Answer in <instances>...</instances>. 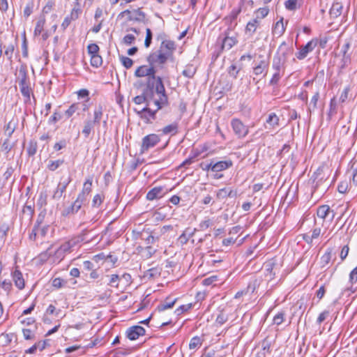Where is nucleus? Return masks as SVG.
I'll return each mask as SVG.
<instances>
[{
	"label": "nucleus",
	"instance_id": "nucleus-1",
	"mask_svg": "<svg viewBox=\"0 0 357 357\" xmlns=\"http://www.w3.org/2000/svg\"><path fill=\"white\" fill-rule=\"evenodd\" d=\"M157 84L153 86L152 81L146 84L141 95L133 98V102L137 105L146 103V106H157V109H161L169 104L168 97L162 77L158 76Z\"/></svg>",
	"mask_w": 357,
	"mask_h": 357
},
{
	"label": "nucleus",
	"instance_id": "nucleus-2",
	"mask_svg": "<svg viewBox=\"0 0 357 357\" xmlns=\"http://www.w3.org/2000/svg\"><path fill=\"white\" fill-rule=\"evenodd\" d=\"M293 53V49L289 47L285 42L279 46L276 54L273 56L272 68L275 71L284 69L288 57Z\"/></svg>",
	"mask_w": 357,
	"mask_h": 357
},
{
	"label": "nucleus",
	"instance_id": "nucleus-3",
	"mask_svg": "<svg viewBox=\"0 0 357 357\" xmlns=\"http://www.w3.org/2000/svg\"><path fill=\"white\" fill-rule=\"evenodd\" d=\"M103 115V107L102 105L99 104L96 106L93 111V119L86 120L84 121V128L82 129V134L85 137H88L91 132V130L96 125H99Z\"/></svg>",
	"mask_w": 357,
	"mask_h": 357
},
{
	"label": "nucleus",
	"instance_id": "nucleus-4",
	"mask_svg": "<svg viewBox=\"0 0 357 357\" xmlns=\"http://www.w3.org/2000/svg\"><path fill=\"white\" fill-rule=\"evenodd\" d=\"M155 73L156 71L155 67L150 65H143L138 67L136 69L135 72V76L137 77H147V81L146 84H148L149 81H152L153 85L155 86L157 84L158 81V77L155 76Z\"/></svg>",
	"mask_w": 357,
	"mask_h": 357
},
{
	"label": "nucleus",
	"instance_id": "nucleus-5",
	"mask_svg": "<svg viewBox=\"0 0 357 357\" xmlns=\"http://www.w3.org/2000/svg\"><path fill=\"white\" fill-rule=\"evenodd\" d=\"M127 17V21H133L139 23L146 22V14L142 11L141 8L134 9L132 10H125L120 13L118 18Z\"/></svg>",
	"mask_w": 357,
	"mask_h": 357
},
{
	"label": "nucleus",
	"instance_id": "nucleus-6",
	"mask_svg": "<svg viewBox=\"0 0 357 357\" xmlns=\"http://www.w3.org/2000/svg\"><path fill=\"white\" fill-rule=\"evenodd\" d=\"M169 59L168 54L164 53L162 50H158L151 52L147 56L146 61L150 66L155 67L156 64L162 65L166 63Z\"/></svg>",
	"mask_w": 357,
	"mask_h": 357
},
{
	"label": "nucleus",
	"instance_id": "nucleus-7",
	"mask_svg": "<svg viewBox=\"0 0 357 357\" xmlns=\"http://www.w3.org/2000/svg\"><path fill=\"white\" fill-rule=\"evenodd\" d=\"M160 141V137L156 134H150L142 139L140 151L142 153L154 147Z\"/></svg>",
	"mask_w": 357,
	"mask_h": 357
},
{
	"label": "nucleus",
	"instance_id": "nucleus-8",
	"mask_svg": "<svg viewBox=\"0 0 357 357\" xmlns=\"http://www.w3.org/2000/svg\"><path fill=\"white\" fill-rule=\"evenodd\" d=\"M318 43L317 39H312L305 45L302 46L300 50L296 53V58L299 60L304 59L310 52L314 50Z\"/></svg>",
	"mask_w": 357,
	"mask_h": 357
},
{
	"label": "nucleus",
	"instance_id": "nucleus-9",
	"mask_svg": "<svg viewBox=\"0 0 357 357\" xmlns=\"http://www.w3.org/2000/svg\"><path fill=\"white\" fill-rule=\"evenodd\" d=\"M231 124L234 133L239 138L244 137L248 135L249 131L248 128L246 126H245L239 119H232Z\"/></svg>",
	"mask_w": 357,
	"mask_h": 357
},
{
	"label": "nucleus",
	"instance_id": "nucleus-10",
	"mask_svg": "<svg viewBox=\"0 0 357 357\" xmlns=\"http://www.w3.org/2000/svg\"><path fill=\"white\" fill-rule=\"evenodd\" d=\"M89 109V105L85 102H77L72 104L69 108L65 112V115L70 118L74 114H79V112H86Z\"/></svg>",
	"mask_w": 357,
	"mask_h": 357
},
{
	"label": "nucleus",
	"instance_id": "nucleus-11",
	"mask_svg": "<svg viewBox=\"0 0 357 357\" xmlns=\"http://www.w3.org/2000/svg\"><path fill=\"white\" fill-rule=\"evenodd\" d=\"M232 27L230 26L228 29L224 32V38L222 43V49H226L227 50H230L235 45L237 44L238 40L236 36H230V31H231Z\"/></svg>",
	"mask_w": 357,
	"mask_h": 357
},
{
	"label": "nucleus",
	"instance_id": "nucleus-12",
	"mask_svg": "<svg viewBox=\"0 0 357 357\" xmlns=\"http://www.w3.org/2000/svg\"><path fill=\"white\" fill-rule=\"evenodd\" d=\"M75 246V241H73L72 238L70 241H66L61 244L59 248L54 252V255L57 258L62 259L64 255L67 252H70L71 248Z\"/></svg>",
	"mask_w": 357,
	"mask_h": 357
},
{
	"label": "nucleus",
	"instance_id": "nucleus-13",
	"mask_svg": "<svg viewBox=\"0 0 357 357\" xmlns=\"http://www.w3.org/2000/svg\"><path fill=\"white\" fill-rule=\"evenodd\" d=\"M145 334V329L140 326H131L126 331V336L130 340H135Z\"/></svg>",
	"mask_w": 357,
	"mask_h": 357
},
{
	"label": "nucleus",
	"instance_id": "nucleus-14",
	"mask_svg": "<svg viewBox=\"0 0 357 357\" xmlns=\"http://www.w3.org/2000/svg\"><path fill=\"white\" fill-rule=\"evenodd\" d=\"M151 106H146L141 111L137 112L138 114L140 115L142 119H144L146 123L150 122V119H155L156 112L159 110L157 109V106L155 109L151 108Z\"/></svg>",
	"mask_w": 357,
	"mask_h": 357
},
{
	"label": "nucleus",
	"instance_id": "nucleus-15",
	"mask_svg": "<svg viewBox=\"0 0 357 357\" xmlns=\"http://www.w3.org/2000/svg\"><path fill=\"white\" fill-rule=\"evenodd\" d=\"M265 275L268 280H271L275 278L277 271V264L273 259H271L264 264Z\"/></svg>",
	"mask_w": 357,
	"mask_h": 357
},
{
	"label": "nucleus",
	"instance_id": "nucleus-16",
	"mask_svg": "<svg viewBox=\"0 0 357 357\" xmlns=\"http://www.w3.org/2000/svg\"><path fill=\"white\" fill-rule=\"evenodd\" d=\"M349 286L344 291L354 293L357 291V266L355 267L349 273Z\"/></svg>",
	"mask_w": 357,
	"mask_h": 357
},
{
	"label": "nucleus",
	"instance_id": "nucleus-17",
	"mask_svg": "<svg viewBox=\"0 0 357 357\" xmlns=\"http://www.w3.org/2000/svg\"><path fill=\"white\" fill-rule=\"evenodd\" d=\"M164 195V188L162 186H156L147 192L146 199L152 201L161 198Z\"/></svg>",
	"mask_w": 357,
	"mask_h": 357
},
{
	"label": "nucleus",
	"instance_id": "nucleus-18",
	"mask_svg": "<svg viewBox=\"0 0 357 357\" xmlns=\"http://www.w3.org/2000/svg\"><path fill=\"white\" fill-rule=\"evenodd\" d=\"M331 213V221L335 217V212L333 211H331L330 207L328 205H322L319 206L317 211V215L318 218L324 220L329 214Z\"/></svg>",
	"mask_w": 357,
	"mask_h": 357
},
{
	"label": "nucleus",
	"instance_id": "nucleus-19",
	"mask_svg": "<svg viewBox=\"0 0 357 357\" xmlns=\"http://www.w3.org/2000/svg\"><path fill=\"white\" fill-rule=\"evenodd\" d=\"M83 204H84L82 202L75 199V201L70 206L67 207L62 211V215L63 216H68L72 214H75L82 208Z\"/></svg>",
	"mask_w": 357,
	"mask_h": 357
},
{
	"label": "nucleus",
	"instance_id": "nucleus-20",
	"mask_svg": "<svg viewBox=\"0 0 357 357\" xmlns=\"http://www.w3.org/2000/svg\"><path fill=\"white\" fill-rule=\"evenodd\" d=\"M12 276L15 285L20 290L23 289L25 286V282L21 271L16 268L15 271L12 273Z\"/></svg>",
	"mask_w": 357,
	"mask_h": 357
},
{
	"label": "nucleus",
	"instance_id": "nucleus-21",
	"mask_svg": "<svg viewBox=\"0 0 357 357\" xmlns=\"http://www.w3.org/2000/svg\"><path fill=\"white\" fill-rule=\"evenodd\" d=\"M175 43L172 40H163L160 45V50H162L164 53L168 54V57L172 56L174 51L175 50Z\"/></svg>",
	"mask_w": 357,
	"mask_h": 357
},
{
	"label": "nucleus",
	"instance_id": "nucleus-22",
	"mask_svg": "<svg viewBox=\"0 0 357 357\" xmlns=\"http://www.w3.org/2000/svg\"><path fill=\"white\" fill-rule=\"evenodd\" d=\"M268 68V63L265 60H261L253 68V73L255 75L259 76L263 73L266 75Z\"/></svg>",
	"mask_w": 357,
	"mask_h": 357
},
{
	"label": "nucleus",
	"instance_id": "nucleus-23",
	"mask_svg": "<svg viewBox=\"0 0 357 357\" xmlns=\"http://www.w3.org/2000/svg\"><path fill=\"white\" fill-rule=\"evenodd\" d=\"M259 24L260 20H259V16H257L256 18L252 19L248 22L245 26V33L252 36L255 33Z\"/></svg>",
	"mask_w": 357,
	"mask_h": 357
},
{
	"label": "nucleus",
	"instance_id": "nucleus-24",
	"mask_svg": "<svg viewBox=\"0 0 357 357\" xmlns=\"http://www.w3.org/2000/svg\"><path fill=\"white\" fill-rule=\"evenodd\" d=\"M70 178H68V180L66 181H64L63 183H59L57 185L56 190L54 191V192L53 194V196H52L53 199H59L62 197L63 193L66 191V188H67L68 185L70 183Z\"/></svg>",
	"mask_w": 357,
	"mask_h": 357
},
{
	"label": "nucleus",
	"instance_id": "nucleus-25",
	"mask_svg": "<svg viewBox=\"0 0 357 357\" xmlns=\"http://www.w3.org/2000/svg\"><path fill=\"white\" fill-rule=\"evenodd\" d=\"M197 229L195 228L191 229L190 228H187L178 237V241L180 242L181 245H185L188 243L189 238L192 237L196 232Z\"/></svg>",
	"mask_w": 357,
	"mask_h": 357
},
{
	"label": "nucleus",
	"instance_id": "nucleus-26",
	"mask_svg": "<svg viewBox=\"0 0 357 357\" xmlns=\"http://www.w3.org/2000/svg\"><path fill=\"white\" fill-rule=\"evenodd\" d=\"M216 196L219 199H225L228 197H234L236 196V192L232 190L230 188H224L217 192Z\"/></svg>",
	"mask_w": 357,
	"mask_h": 357
},
{
	"label": "nucleus",
	"instance_id": "nucleus-27",
	"mask_svg": "<svg viewBox=\"0 0 357 357\" xmlns=\"http://www.w3.org/2000/svg\"><path fill=\"white\" fill-rule=\"evenodd\" d=\"M20 87L23 86H29V77L26 70L24 67H21L19 70V77L17 78Z\"/></svg>",
	"mask_w": 357,
	"mask_h": 357
},
{
	"label": "nucleus",
	"instance_id": "nucleus-28",
	"mask_svg": "<svg viewBox=\"0 0 357 357\" xmlns=\"http://www.w3.org/2000/svg\"><path fill=\"white\" fill-rule=\"evenodd\" d=\"M343 4L342 2L338 1L337 0L335 1L332 7L330 9V15L332 17H339L342 12Z\"/></svg>",
	"mask_w": 357,
	"mask_h": 357
},
{
	"label": "nucleus",
	"instance_id": "nucleus-29",
	"mask_svg": "<svg viewBox=\"0 0 357 357\" xmlns=\"http://www.w3.org/2000/svg\"><path fill=\"white\" fill-rule=\"evenodd\" d=\"M231 165L232 162L231 160L219 161L213 164V172H220L230 167Z\"/></svg>",
	"mask_w": 357,
	"mask_h": 357
},
{
	"label": "nucleus",
	"instance_id": "nucleus-30",
	"mask_svg": "<svg viewBox=\"0 0 357 357\" xmlns=\"http://www.w3.org/2000/svg\"><path fill=\"white\" fill-rule=\"evenodd\" d=\"M177 298H174V300H171L169 297L166 298V299L161 302L157 307L158 311H164L165 310L172 308L175 303L176 302Z\"/></svg>",
	"mask_w": 357,
	"mask_h": 357
},
{
	"label": "nucleus",
	"instance_id": "nucleus-31",
	"mask_svg": "<svg viewBox=\"0 0 357 357\" xmlns=\"http://www.w3.org/2000/svg\"><path fill=\"white\" fill-rule=\"evenodd\" d=\"M162 132L163 135H176L178 132V123H173L172 124L165 126L162 130Z\"/></svg>",
	"mask_w": 357,
	"mask_h": 357
},
{
	"label": "nucleus",
	"instance_id": "nucleus-32",
	"mask_svg": "<svg viewBox=\"0 0 357 357\" xmlns=\"http://www.w3.org/2000/svg\"><path fill=\"white\" fill-rule=\"evenodd\" d=\"M284 32V27L283 24V18H281L278 20L273 27V35H277L278 36H281Z\"/></svg>",
	"mask_w": 357,
	"mask_h": 357
},
{
	"label": "nucleus",
	"instance_id": "nucleus-33",
	"mask_svg": "<svg viewBox=\"0 0 357 357\" xmlns=\"http://www.w3.org/2000/svg\"><path fill=\"white\" fill-rule=\"evenodd\" d=\"M160 275V271L158 268H151L146 271L144 273V278L147 279H153Z\"/></svg>",
	"mask_w": 357,
	"mask_h": 357
},
{
	"label": "nucleus",
	"instance_id": "nucleus-34",
	"mask_svg": "<svg viewBox=\"0 0 357 357\" xmlns=\"http://www.w3.org/2000/svg\"><path fill=\"white\" fill-rule=\"evenodd\" d=\"M9 227L5 222H0V243H3L6 239Z\"/></svg>",
	"mask_w": 357,
	"mask_h": 357
},
{
	"label": "nucleus",
	"instance_id": "nucleus-35",
	"mask_svg": "<svg viewBox=\"0 0 357 357\" xmlns=\"http://www.w3.org/2000/svg\"><path fill=\"white\" fill-rule=\"evenodd\" d=\"M82 13V10L79 8V2H76L75 7L72 9L70 14L68 15L69 19H71L73 21L78 19L79 15Z\"/></svg>",
	"mask_w": 357,
	"mask_h": 357
},
{
	"label": "nucleus",
	"instance_id": "nucleus-36",
	"mask_svg": "<svg viewBox=\"0 0 357 357\" xmlns=\"http://www.w3.org/2000/svg\"><path fill=\"white\" fill-rule=\"evenodd\" d=\"M332 257V249L329 248L321 257V264L322 267L327 266Z\"/></svg>",
	"mask_w": 357,
	"mask_h": 357
},
{
	"label": "nucleus",
	"instance_id": "nucleus-37",
	"mask_svg": "<svg viewBox=\"0 0 357 357\" xmlns=\"http://www.w3.org/2000/svg\"><path fill=\"white\" fill-rule=\"evenodd\" d=\"M86 234H87V231L83 230L79 235L73 238V240L75 241V245H77L78 243H79L81 242L89 243L91 241V239H87L86 238Z\"/></svg>",
	"mask_w": 357,
	"mask_h": 357
},
{
	"label": "nucleus",
	"instance_id": "nucleus-38",
	"mask_svg": "<svg viewBox=\"0 0 357 357\" xmlns=\"http://www.w3.org/2000/svg\"><path fill=\"white\" fill-rule=\"evenodd\" d=\"M105 199V196L102 193L96 194L94 195L93 200H92V207L93 208H98L101 204L102 203L103 200Z\"/></svg>",
	"mask_w": 357,
	"mask_h": 357
},
{
	"label": "nucleus",
	"instance_id": "nucleus-39",
	"mask_svg": "<svg viewBox=\"0 0 357 357\" xmlns=\"http://www.w3.org/2000/svg\"><path fill=\"white\" fill-rule=\"evenodd\" d=\"M64 163L63 160H50L47 165V169L54 172Z\"/></svg>",
	"mask_w": 357,
	"mask_h": 357
},
{
	"label": "nucleus",
	"instance_id": "nucleus-40",
	"mask_svg": "<svg viewBox=\"0 0 357 357\" xmlns=\"http://www.w3.org/2000/svg\"><path fill=\"white\" fill-rule=\"evenodd\" d=\"M45 24V19L44 17H40L36 22L34 33L35 35H40L43 31Z\"/></svg>",
	"mask_w": 357,
	"mask_h": 357
},
{
	"label": "nucleus",
	"instance_id": "nucleus-41",
	"mask_svg": "<svg viewBox=\"0 0 357 357\" xmlns=\"http://www.w3.org/2000/svg\"><path fill=\"white\" fill-rule=\"evenodd\" d=\"M196 73V68L192 66H187L183 70L182 74L187 78H192Z\"/></svg>",
	"mask_w": 357,
	"mask_h": 357
},
{
	"label": "nucleus",
	"instance_id": "nucleus-42",
	"mask_svg": "<svg viewBox=\"0 0 357 357\" xmlns=\"http://www.w3.org/2000/svg\"><path fill=\"white\" fill-rule=\"evenodd\" d=\"M16 128V123L13 120L10 121L5 126V134L8 137H10Z\"/></svg>",
	"mask_w": 357,
	"mask_h": 357
},
{
	"label": "nucleus",
	"instance_id": "nucleus-43",
	"mask_svg": "<svg viewBox=\"0 0 357 357\" xmlns=\"http://www.w3.org/2000/svg\"><path fill=\"white\" fill-rule=\"evenodd\" d=\"M266 123L268 124L271 127H274L275 126H278L279 123V118L275 113H271L268 119H266Z\"/></svg>",
	"mask_w": 357,
	"mask_h": 357
},
{
	"label": "nucleus",
	"instance_id": "nucleus-44",
	"mask_svg": "<svg viewBox=\"0 0 357 357\" xmlns=\"http://www.w3.org/2000/svg\"><path fill=\"white\" fill-rule=\"evenodd\" d=\"M23 215L26 216L29 220L32 218V216L34 213V208L32 205L26 204L22 209Z\"/></svg>",
	"mask_w": 357,
	"mask_h": 357
},
{
	"label": "nucleus",
	"instance_id": "nucleus-45",
	"mask_svg": "<svg viewBox=\"0 0 357 357\" xmlns=\"http://www.w3.org/2000/svg\"><path fill=\"white\" fill-rule=\"evenodd\" d=\"M38 149L37 142L34 140H31L27 147V153L29 156H33L36 153Z\"/></svg>",
	"mask_w": 357,
	"mask_h": 357
},
{
	"label": "nucleus",
	"instance_id": "nucleus-46",
	"mask_svg": "<svg viewBox=\"0 0 357 357\" xmlns=\"http://www.w3.org/2000/svg\"><path fill=\"white\" fill-rule=\"evenodd\" d=\"M102 63V57L98 54L91 56V64L92 66L98 68Z\"/></svg>",
	"mask_w": 357,
	"mask_h": 357
},
{
	"label": "nucleus",
	"instance_id": "nucleus-47",
	"mask_svg": "<svg viewBox=\"0 0 357 357\" xmlns=\"http://www.w3.org/2000/svg\"><path fill=\"white\" fill-rule=\"evenodd\" d=\"M92 189V179L87 178L86 181L84 183L83 188L82 192L89 195L91 192Z\"/></svg>",
	"mask_w": 357,
	"mask_h": 357
},
{
	"label": "nucleus",
	"instance_id": "nucleus-48",
	"mask_svg": "<svg viewBox=\"0 0 357 357\" xmlns=\"http://www.w3.org/2000/svg\"><path fill=\"white\" fill-rule=\"evenodd\" d=\"M285 313L282 311L275 314L273 317V322L277 326L280 325L284 320Z\"/></svg>",
	"mask_w": 357,
	"mask_h": 357
},
{
	"label": "nucleus",
	"instance_id": "nucleus-49",
	"mask_svg": "<svg viewBox=\"0 0 357 357\" xmlns=\"http://www.w3.org/2000/svg\"><path fill=\"white\" fill-rule=\"evenodd\" d=\"M319 98V93L317 91L314 93L311 99V102L310 106L308 107V110L311 112L312 110H314L317 108V101Z\"/></svg>",
	"mask_w": 357,
	"mask_h": 357
},
{
	"label": "nucleus",
	"instance_id": "nucleus-50",
	"mask_svg": "<svg viewBox=\"0 0 357 357\" xmlns=\"http://www.w3.org/2000/svg\"><path fill=\"white\" fill-rule=\"evenodd\" d=\"M88 53L90 56L98 54L100 48L96 43L89 44L87 47Z\"/></svg>",
	"mask_w": 357,
	"mask_h": 357
},
{
	"label": "nucleus",
	"instance_id": "nucleus-51",
	"mask_svg": "<svg viewBox=\"0 0 357 357\" xmlns=\"http://www.w3.org/2000/svg\"><path fill=\"white\" fill-rule=\"evenodd\" d=\"M202 344V340L201 338L198 336L193 337L190 342L189 344V348L190 349H194L198 346H200Z\"/></svg>",
	"mask_w": 357,
	"mask_h": 357
},
{
	"label": "nucleus",
	"instance_id": "nucleus-52",
	"mask_svg": "<svg viewBox=\"0 0 357 357\" xmlns=\"http://www.w3.org/2000/svg\"><path fill=\"white\" fill-rule=\"evenodd\" d=\"M152 32L149 28L146 29V38L144 40V46L148 48L150 47L152 42Z\"/></svg>",
	"mask_w": 357,
	"mask_h": 357
},
{
	"label": "nucleus",
	"instance_id": "nucleus-53",
	"mask_svg": "<svg viewBox=\"0 0 357 357\" xmlns=\"http://www.w3.org/2000/svg\"><path fill=\"white\" fill-rule=\"evenodd\" d=\"M120 60L123 66L127 69L130 68L133 64V61L127 56H122L120 57Z\"/></svg>",
	"mask_w": 357,
	"mask_h": 357
},
{
	"label": "nucleus",
	"instance_id": "nucleus-54",
	"mask_svg": "<svg viewBox=\"0 0 357 357\" xmlns=\"http://www.w3.org/2000/svg\"><path fill=\"white\" fill-rule=\"evenodd\" d=\"M350 63H351V55L350 54L342 55V59L341 60L340 68L341 69L345 68Z\"/></svg>",
	"mask_w": 357,
	"mask_h": 357
},
{
	"label": "nucleus",
	"instance_id": "nucleus-55",
	"mask_svg": "<svg viewBox=\"0 0 357 357\" xmlns=\"http://www.w3.org/2000/svg\"><path fill=\"white\" fill-rule=\"evenodd\" d=\"M192 303L182 305L179 306L177 309H176L175 312L178 315H179V314L183 313L184 312L189 310L192 307Z\"/></svg>",
	"mask_w": 357,
	"mask_h": 357
},
{
	"label": "nucleus",
	"instance_id": "nucleus-56",
	"mask_svg": "<svg viewBox=\"0 0 357 357\" xmlns=\"http://www.w3.org/2000/svg\"><path fill=\"white\" fill-rule=\"evenodd\" d=\"M20 91H21L22 96L24 98H26L27 100H29L31 91V89L29 87V86H23L22 87H20Z\"/></svg>",
	"mask_w": 357,
	"mask_h": 357
},
{
	"label": "nucleus",
	"instance_id": "nucleus-57",
	"mask_svg": "<svg viewBox=\"0 0 357 357\" xmlns=\"http://www.w3.org/2000/svg\"><path fill=\"white\" fill-rule=\"evenodd\" d=\"M228 320V316L221 312L216 318V323H218L220 325L224 324Z\"/></svg>",
	"mask_w": 357,
	"mask_h": 357
},
{
	"label": "nucleus",
	"instance_id": "nucleus-58",
	"mask_svg": "<svg viewBox=\"0 0 357 357\" xmlns=\"http://www.w3.org/2000/svg\"><path fill=\"white\" fill-rule=\"evenodd\" d=\"M281 78L280 71H275L274 74L273 75L272 78L270 80V84L271 85H275L278 83L279 80Z\"/></svg>",
	"mask_w": 357,
	"mask_h": 357
},
{
	"label": "nucleus",
	"instance_id": "nucleus-59",
	"mask_svg": "<svg viewBox=\"0 0 357 357\" xmlns=\"http://www.w3.org/2000/svg\"><path fill=\"white\" fill-rule=\"evenodd\" d=\"M296 0H287L285 1V8L289 10H294L296 8Z\"/></svg>",
	"mask_w": 357,
	"mask_h": 357
},
{
	"label": "nucleus",
	"instance_id": "nucleus-60",
	"mask_svg": "<svg viewBox=\"0 0 357 357\" xmlns=\"http://www.w3.org/2000/svg\"><path fill=\"white\" fill-rule=\"evenodd\" d=\"M15 47L13 45H9L5 50L4 54L8 56L9 60H11L14 52Z\"/></svg>",
	"mask_w": 357,
	"mask_h": 357
},
{
	"label": "nucleus",
	"instance_id": "nucleus-61",
	"mask_svg": "<svg viewBox=\"0 0 357 357\" xmlns=\"http://www.w3.org/2000/svg\"><path fill=\"white\" fill-rule=\"evenodd\" d=\"M212 225V222L209 218H207L203 221H202L199 225V229L200 230H204L207 228H208L210 226Z\"/></svg>",
	"mask_w": 357,
	"mask_h": 357
},
{
	"label": "nucleus",
	"instance_id": "nucleus-62",
	"mask_svg": "<svg viewBox=\"0 0 357 357\" xmlns=\"http://www.w3.org/2000/svg\"><path fill=\"white\" fill-rule=\"evenodd\" d=\"M135 40V36L132 34H127L123 38V42L126 45H131Z\"/></svg>",
	"mask_w": 357,
	"mask_h": 357
},
{
	"label": "nucleus",
	"instance_id": "nucleus-63",
	"mask_svg": "<svg viewBox=\"0 0 357 357\" xmlns=\"http://www.w3.org/2000/svg\"><path fill=\"white\" fill-rule=\"evenodd\" d=\"M239 12H240V10H238V11L233 10L229 16H227V17H225L224 20L226 22H229L231 23V22L233 20H234L237 17Z\"/></svg>",
	"mask_w": 357,
	"mask_h": 357
},
{
	"label": "nucleus",
	"instance_id": "nucleus-64",
	"mask_svg": "<svg viewBox=\"0 0 357 357\" xmlns=\"http://www.w3.org/2000/svg\"><path fill=\"white\" fill-rule=\"evenodd\" d=\"M155 252V250H154L151 246L148 245L144 249V256L146 258H150L153 256V255Z\"/></svg>",
	"mask_w": 357,
	"mask_h": 357
}]
</instances>
